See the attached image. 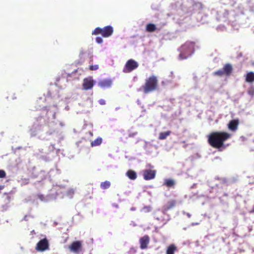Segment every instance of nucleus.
Here are the masks:
<instances>
[{"label":"nucleus","instance_id":"obj_1","mask_svg":"<svg viewBox=\"0 0 254 254\" xmlns=\"http://www.w3.org/2000/svg\"><path fill=\"white\" fill-rule=\"evenodd\" d=\"M231 137V134L226 131H213L207 135L208 144L213 148L220 149L224 142Z\"/></svg>","mask_w":254,"mask_h":254},{"label":"nucleus","instance_id":"obj_2","mask_svg":"<svg viewBox=\"0 0 254 254\" xmlns=\"http://www.w3.org/2000/svg\"><path fill=\"white\" fill-rule=\"evenodd\" d=\"M195 43L193 42H186L179 49L180 53L179 59L183 60L190 56L194 51Z\"/></svg>","mask_w":254,"mask_h":254},{"label":"nucleus","instance_id":"obj_3","mask_svg":"<svg viewBox=\"0 0 254 254\" xmlns=\"http://www.w3.org/2000/svg\"><path fill=\"white\" fill-rule=\"evenodd\" d=\"M158 87V80L156 76L152 75L146 79L145 84L142 86L144 93L147 94L156 90Z\"/></svg>","mask_w":254,"mask_h":254},{"label":"nucleus","instance_id":"obj_4","mask_svg":"<svg viewBox=\"0 0 254 254\" xmlns=\"http://www.w3.org/2000/svg\"><path fill=\"white\" fill-rule=\"evenodd\" d=\"M114 32L112 26L109 25L103 28L98 27L92 32V35H98L101 34L103 37L107 38L111 36Z\"/></svg>","mask_w":254,"mask_h":254},{"label":"nucleus","instance_id":"obj_5","mask_svg":"<svg viewBox=\"0 0 254 254\" xmlns=\"http://www.w3.org/2000/svg\"><path fill=\"white\" fill-rule=\"evenodd\" d=\"M138 66V64L134 60L130 59L128 60L123 69V72L125 73L130 72Z\"/></svg>","mask_w":254,"mask_h":254},{"label":"nucleus","instance_id":"obj_6","mask_svg":"<svg viewBox=\"0 0 254 254\" xmlns=\"http://www.w3.org/2000/svg\"><path fill=\"white\" fill-rule=\"evenodd\" d=\"M68 249L70 252L75 254H78L82 249V242L80 241L73 242L69 246Z\"/></svg>","mask_w":254,"mask_h":254},{"label":"nucleus","instance_id":"obj_7","mask_svg":"<svg viewBox=\"0 0 254 254\" xmlns=\"http://www.w3.org/2000/svg\"><path fill=\"white\" fill-rule=\"evenodd\" d=\"M49 247L48 241L46 239L40 240L37 244L36 250L38 251H44L48 249Z\"/></svg>","mask_w":254,"mask_h":254},{"label":"nucleus","instance_id":"obj_8","mask_svg":"<svg viewBox=\"0 0 254 254\" xmlns=\"http://www.w3.org/2000/svg\"><path fill=\"white\" fill-rule=\"evenodd\" d=\"M150 242V237L148 235H144L139 239V243L140 244V248L141 250H144L148 248V244Z\"/></svg>","mask_w":254,"mask_h":254},{"label":"nucleus","instance_id":"obj_9","mask_svg":"<svg viewBox=\"0 0 254 254\" xmlns=\"http://www.w3.org/2000/svg\"><path fill=\"white\" fill-rule=\"evenodd\" d=\"M94 86V81L92 77H90L83 79L82 87L83 89L88 90L92 88Z\"/></svg>","mask_w":254,"mask_h":254},{"label":"nucleus","instance_id":"obj_10","mask_svg":"<svg viewBox=\"0 0 254 254\" xmlns=\"http://www.w3.org/2000/svg\"><path fill=\"white\" fill-rule=\"evenodd\" d=\"M176 201L174 199L170 200L167 203L163 205L162 208V211L163 213H166L171 209L174 208L176 205Z\"/></svg>","mask_w":254,"mask_h":254},{"label":"nucleus","instance_id":"obj_11","mask_svg":"<svg viewBox=\"0 0 254 254\" xmlns=\"http://www.w3.org/2000/svg\"><path fill=\"white\" fill-rule=\"evenodd\" d=\"M156 171L152 170H145L143 172V178L145 180H150L155 177Z\"/></svg>","mask_w":254,"mask_h":254},{"label":"nucleus","instance_id":"obj_12","mask_svg":"<svg viewBox=\"0 0 254 254\" xmlns=\"http://www.w3.org/2000/svg\"><path fill=\"white\" fill-rule=\"evenodd\" d=\"M112 84V80L110 79H104L98 82V85L102 88H109Z\"/></svg>","mask_w":254,"mask_h":254},{"label":"nucleus","instance_id":"obj_13","mask_svg":"<svg viewBox=\"0 0 254 254\" xmlns=\"http://www.w3.org/2000/svg\"><path fill=\"white\" fill-rule=\"evenodd\" d=\"M239 124V120L235 119L230 121L228 125V128L232 131H236Z\"/></svg>","mask_w":254,"mask_h":254},{"label":"nucleus","instance_id":"obj_14","mask_svg":"<svg viewBox=\"0 0 254 254\" xmlns=\"http://www.w3.org/2000/svg\"><path fill=\"white\" fill-rule=\"evenodd\" d=\"M223 69L224 71V73L227 76H229L231 74L232 72L233 68L232 66L230 64H225L223 67Z\"/></svg>","mask_w":254,"mask_h":254},{"label":"nucleus","instance_id":"obj_15","mask_svg":"<svg viewBox=\"0 0 254 254\" xmlns=\"http://www.w3.org/2000/svg\"><path fill=\"white\" fill-rule=\"evenodd\" d=\"M127 177L131 180H134L137 178L136 173L132 170H128L126 173Z\"/></svg>","mask_w":254,"mask_h":254},{"label":"nucleus","instance_id":"obj_16","mask_svg":"<svg viewBox=\"0 0 254 254\" xmlns=\"http://www.w3.org/2000/svg\"><path fill=\"white\" fill-rule=\"evenodd\" d=\"M177 250V247L174 244H171L167 248L166 254H174Z\"/></svg>","mask_w":254,"mask_h":254},{"label":"nucleus","instance_id":"obj_17","mask_svg":"<svg viewBox=\"0 0 254 254\" xmlns=\"http://www.w3.org/2000/svg\"><path fill=\"white\" fill-rule=\"evenodd\" d=\"M171 133V131L170 130H168L165 132H161L159 133L158 138L160 140H164L168 136H169Z\"/></svg>","mask_w":254,"mask_h":254},{"label":"nucleus","instance_id":"obj_18","mask_svg":"<svg viewBox=\"0 0 254 254\" xmlns=\"http://www.w3.org/2000/svg\"><path fill=\"white\" fill-rule=\"evenodd\" d=\"M156 29V27L155 24L152 23H149L146 26V30L148 32H153Z\"/></svg>","mask_w":254,"mask_h":254},{"label":"nucleus","instance_id":"obj_19","mask_svg":"<svg viewBox=\"0 0 254 254\" xmlns=\"http://www.w3.org/2000/svg\"><path fill=\"white\" fill-rule=\"evenodd\" d=\"M246 81L248 82L254 81V72H250L247 74Z\"/></svg>","mask_w":254,"mask_h":254},{"label":"nucleus","instance_id":"obj_20","mask_svg":"<svg viewBox=\"0 0 254 254\" xmlns=\"http://www.w3.org/2000/svg\"><path fill=\"white\" fill-rule=\"evenodd\" d=\"M102 138L100 137H99L91 142V146L92 147L98 146L100 145L102 143Z\"/></svg>","mask_w":254,"mask_h":254},{"label":"nucleus","instance_id":"obj_21","mask_svg":"<svg viewBox=\"0 0 254 254\" xmlns=\"http://www.w3.org/2000/svg\"><path fill=\"white\" fill-rule=\"evenodd\" d=\"M175 183L174 180L172 179H167L165 180L164 185L169 188L173 187Z\"/></svg>","mask_w":254,"mask_h":254},{"label":"nucleus","instance_id":"obj_22","mask_svg":"<svg viewBox=\"0 0 254 254\" xmlns=\"http://www.w3.org/2000/svg\"><path fill=\"white\" fill-rule=\"evenodd\" d=\"M111 186V183L108 181H106L104 182H102L100 184L101 188L103 189H108Z\"/></svg>","mask_w":254,"mask_h":254},{"label":"nucleus","instance_id":"obj_23","mask_svg":"<svg viewBox=\"0 0 254 254\" xmlns=\"http://www.w3.org/2000/svg\"><path fill=\"white\" fill-rule=\"evenodd\" d=\"M86 54H87L90 57H89V59H90V62H92L93 61V55L91 54H90L89 53H87L86 52H85V51H82L80 52V54H79V56L81 58H82L83 57V56L84 55H86Z\"/></svg>","mask_w":254,"mask_h":254},{"label":"nucleus","instance_id":"obj_24","mask_svg":"<svg viewBox=\"0 0 254 254\" xmlns=\"http://www.w3.org/2000/svg\"><path fill=\"white\" fill-rule=\"evenodd\" d=\"M13 192L12 191H10L9 192H4L3 193V195L5 196L6 199L7 201L9 202L11 200V194H12Z\"/></svg>","mask_w":254,"mask_h":254},{"label":"nucleus","instance_id":"obj_25","mask_svg":"<svg viewBox=\"0 0 254 254\" xmlns=\"http://www.w3.org/2000/svg\"><path fill=\"white\" fill-rule=\"evenodd\" d=\"M214 74L215 75H217L219 76H222L224 74L223 69H219L217 71H216L214 72Z\"/></svg>","mask_w":254,"mask_h":254},{"label":"nucleus","instance_id":"obj_26","mask_svg":"<svg viewBox=\"0 0 254 254\" xmlns=\"http://www.w3.org/2000/svg\"><path fill=\"white\" fill-rule=\"evenodd\" d=\"M248 93L252 97L254 96V87L252 86L250 87L248 90Z\"/></svg>","mask_w":254,"mask_h":254},{"label":"nucleus","instance_id":"obj_27","mask_svg":"<svg viewBox=\"0 0 254 254\" xmlns=\"http://www.w3.org/2000/svg\"><path fill=\"white\" fill-rule=\"evenodd\" d=\"M89 69L90 70H97L99 68V66L97 64L95 65H91L89 66Z\"/></svg>","mask_w":254,"mask_h":254},{"label":"nucleus","instance_id":"obj_28","mask_svg":"<svg viewBox=\"0 0 254 254\" xmlns=\"http://www.w3.org/2000/svg\"><path fill=\"white\" fill-rule=\"evenodd\" d=\"M96 41L98 44H102L103 43V39L101 37H97L96 38Z\"/></svg>","mask_w":254,"mask_h":254},{"label":"nucleus","instance_id":"obj_29","mask_svg":"<svg viewBox=\"0 0 254 254\" xmlns=\"http://www.w3.org/2000/svg\"><path fill=\"white\" fill-rule=\"evenodd\" d=\"M6 174L4 171L0 170V178H3L5 177Z\"/></svg>","mask_w":254,"mask_h":254},{"label":"nucleus","instance_id":"obj_30","mask_svg":"<svg viewBox=\"0 0 254 254\" xmlns=\"http://www.w3.org/2000/svg\"><path fill=\"white\" fill-rule=\"evenodd\" d=\"M137 133V132L131 133H129V135H128V136L130 137H133L134 136L136 135Z\"/></svg>","mask_w":254,"mask_h":254},{"label":"nucleus","instance_id":"obj_31","mask_svg":"<svg viewBox=\"0 0 254 254\" xmlns=\"http://www.w3.org/2000/svg\"><path fill=\"white\" fill-rule=\"evenodd\" d=\"M99 103L101 105H104L105 104V101L103 99H101L99 100Z\"/></svg>","mask_w":254,"mask_h":254},{"label":"nucleus","instance_id":"obj_32","mask_svg":"<svg viewBox=\"0 0 254 254\" xmlns=\"http://www.w3.org/2000/svg\"><path fill=\"white\" fill-rule=\"evenodd\" d=\"M199 223L198 222H196V223H192L191 224V225L192 226H194V225H199Z\"/></svg>","mask_w":254,"mask_h":254},{"label":"nucleus","instance_id":"obj_33","mask_svg":"<svg viewBox=\"0 0 254 254\" xmlns=\"http://www.w3.org/2000/svg\"><path fill=\"white\" fill-rule=\"evenodd\" d=\"M187 216H188V217H190L191 215L190 213H188Z\"/></svg>","mask_w":254,"mask_h":254}]
</instances>
